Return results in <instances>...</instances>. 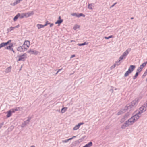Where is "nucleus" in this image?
Returning a JSON list of instances; mask_svg holds the SVG:
<instances>
[{"label":"nucleus","instance_id":"obj_1","mask_svg":"<svg viewBox=\"0 0 147 147\" xmlns=\"http://www.w3.org/2000/svg\"><path fill=\"white\" fill-rule=\"evenodd\" d=\"M131 50V49L130 48H128L125 52H124L123 55L120 57V59L123 60L125 58L126 56L128 54L129 52Z\"/></svg>","mask_w":147,"mask_h":147},{"label":"nucleus","instance_id":"obj_2","mask_svg":"<svg viewBox=\"0 0 147 147\" xmlns=\"http://www.w3.org/2000/svg\"><path fill=\"white\" fill-rule=\"evenodd\" d=\"M147 105L145 106L143 105L139 108V111L138 112V114H141L142 113L145 111L146 110Z\"/></svg>","mask_w":147,"mask_h":147},{"label":"nucleus","instance_id":"obj_3","mask_svg":"<svg viewBox=\"0 0 147 147\" xmlns=\"http://www.w3.org/2000/svg\"><path fill=\"white\" fill-rule=\"evenodd\" d=\"M18 51L20 52H23L27 50V48H26L25 47H24L22 46H20L17 49Z\"/></svg>","mask_w":147,"mask_h":147},{"label":"nucleus","instance_id":"obj_4","mask_svg":"<svg viewBox=\"0 0 147 147\" xmlns=\"http://www.w3.org/2000/svg\"><path fill=\"white\" fill-rule=\"evenodd\" d=\"M27 54L25 53L23 54L22 55H20L19 56V59L18 60V61H24V59L26 57Z\"/></svg>","mask_w":147,"mask_h":147},{"label":"nucleus","instance_id":"obj_5","mask_svg":"<svg viewBox=\"0 0 147 147\" xmlns=\"http://www.w3.org/2000/svg\"><path fill=\"white\" fill-rule=\"evenodd\" d=\"M134 117H132L131 118L129 119L127 121V122L128 123L130 124V125H132L133 124L135 121V119L134 118H133Z\"/></svg>","mask_w":147,"mask_h":147},{"label":"nucleus","instance_id":"obj_6","mask_svg":"<svg viewBox=\"0 0 147 147\" xmlns=\"http://www.w3.org/2000/svg\"><path fill=\"white\" fill-rule=\"evenodd\" d=\"M84 124L83 122L80 123H79L77 125H76L74 128H73L74 130H77L78 129L81 125H82Z\"/></svg>","mask_w":147,"mask_h":147},{"label":"nucleus","instance_id":"obj_7","mask_svg":"<svg viewBox=\"0 0 147 147\" xmlns=\"http://www.w3.org/2000/svg\"><path fill=\"white\" fill-rule=\"evenodd\" d=\"M27 52L31 54H34L35 55H37L38 53V52L37 51L35 50H32L31 49H30Z\"/></svg>","mask_w":147,"mask_h":147},{"label":"nucleus","instance_id":"obj_8","mask_svg":"<svg viewBox=\"0 0 147 147\" xmlns=\"http://www.w3.org/2000/svg\"><path fill=\"white\" fill-rule=\"evenodd\" d=\"M130 125V124L126 121L122 126L121 128L122 129H125L126 127Z\"/></svg>","mask_w":147,"mask_h":147},{"label":"nucleus","instance_id":"obj_9","mask_svg":"<svg viewBox=\"0 0 147 147\" xmlns=\"http://www.w3.org/2000/svg\"><path fill=\"white\" fill-rule=\"evenodd\" d=\"M30 45V42L28 40H26L24 42L23 46L24 47H25V46H26V47L28 48Z\"/></svg>","mask_w":147,"mask_h":147},{"label":"nucleus","instance_id":"obj_10","mask_svg":"<svg viewBox=\"0 0 147 147\" xmlns=\"http://www.w3.org/2000/svg\"><path fill=\"white\" fill-rule=\"evenodd\" d=\"M25 17H28L34 14L33 11L28 12L27 13H24Z\"/></svg>","mask_w":147,"mask_h":147},{"label":"nucleus","instance_id":"obj_11","mask_svg":"<svg viewBox=\"0 0 147 147\" xmlns=\"http://www.w3.org/2000/svg\"><path fill=\"white\" fill-rule=\"evenodd\" d=\"M136 67V66L134 65H131L129 68L128 70H129L130 72L131 73L134 71Z\"/></svg>","mask_w":147,"mask_h":147},{"label":"nucleus","instance_id":"obj_12","mask_svg":"<svg viewBox=\"0 0 147 147\" xmlns=\"http://www.w3.org/2000/svg\"><path fill=\"white\" fill-rule=\"evenodd\" d=\"M94 3H89L88 4V8L90 10H93V8L94 7Z\"/></svg>","mask_w":147,"mask_h":147},{"label":"nucleus","instance_id":"obj_13","mask_svg":"<svg viewBox=\"0 0 147 147\" xmlns=\"http://www.w3.org/2000/svg\"><path fill=\"white\" fill-rule=\"evenodd\" d=\"M127 115L126 114L124 115L123 117L122 118L120 121L121 123H123L127 118Z\"/></svg>","mask_w":147,"mask_h":147},{"label":"nucleus","instance_id":"obj_14","mask_svg":"<svg viewBox=\"0 0 147 147\" xmlns=\"http://www.w3.org/2000/svg\"><path fill=\"white\" fill-rule=\"evenodd\" d=\"M20 107H16L15 108H13L10 110L11 111V113L12 114L13 113H14L15 111H19L20 110Z\"/></svg>","mask_w":147,"mask_h":147},{"label":"nucleus","instance_id":"obj_15","mask_svg":"<svg viewBox=\"0 0 147 147\" xmlns=\"http://www.w3.org/2000/svg\"><path fill=\"white\" fill-rule=\"evenodd\" d=\"M141 114H138V113L135 115L134 116H132L133 117H134L133 118H134L135 119V121H136L138 119H139L140 116L139 115Z\"/></svg>","mask_w":147,"mask_h":147},{"label":"nucleus","instance_id":"obj_16","mask_svg":"<svg viewBox=\"0 0 147 147\" xmlns=\"http://www.w3.org/2000/svg\"><path fill=\"white\" fill-rule=\"evenodd\" d=\"M138 100H133L131 102V105L134 107L138 103Z\"/></svg>","mask_w":147,"mask_h":147},{"label":"nucleus","instance_id":"obj_17","mask_svg":"<svg viewBox=\"0 0 147 147\" xmlns=\"http://www.w3.org/2000/svg\"><path fill=\"white\" fill-rule=\"evenodd\" d=\"M6 113H7V115H6V117L7 118L10 117L12 113L11 111L9 110Z\"/></svg>","mask_w":147,"mask_h":147},{"label":"nucleus","instance_id":"obj_18","mask_svg":"<svg viewBox=\"0 0 147 147\" xmlns=\"http://www.w3.org/2000/svg\"><path fill=\"white\" fill-rule=\"evenodd\" d=\"M147 64V61L145 62L142 64L139 67L141 68V69H142L143 68L146 66Z\"/></svg>","mask_w":147,"mask_h":147},{"label":"nucleus","instance_id":"obj_19","mask_svg":"<svg viewBox=\"0 0 147 147\" xmlns=\"http://www.w3.org/2000/svg\"><path fill=\"white\" fill-rule=\"evenodd\" d=\"M131 73L130 72V70L128 69V70L124 74V76L125 77H127L129 74Z\"/></svg>","mask_w":147,"mask_h":147},{"label":"nucleus","instance_id":"obj_20","mask_svg":"<svg viewBox=\"0 0 147 147\" xmlns=\"http://www.w3.org/2000/svg\"><path fill=\"white\" fill-rule=\"evenodd\" d=\"M38 29H40L41 28H42L45 27L44 25H43L42 24H38L36 25Z\"/></svg>","mask_w":147,"mask_h":147},{"label":"nucleus","instance_id":"obj_21","mask_svg":"<svg viewBox=\"0 0 147 147\" xmlns=\"http://www.w3.org/2000/svg\"><path fill=\"white\" fill-rule=\"evenodd\" d=\"M11 69V66H10L7 68L5 71L6 73H8L9 72H10Z\"/></svg>","mask_w":147,"mask_h":147},{"label":"nucleus","instance_id":"obj_22","mask_svg":"<svg viewBox=\"0 0 147 147\" xmlns=\"http://www.w3.org/2000/svg\"><path fill=\"white\" fill-rule=\"evenodd\" d=\"M20 13H18L17 15H16L14 18L13 20L14 21H16L17 19L18 18L20 17Z\"/></svg>","mask_w":147,"mask_h":147},{"label":"nucleus","instance_id":"obj_23","mask_svg":"<svg viewBox=\"0 0 147 147\" xmlns=\"http://www.w3.org/2000/svg\"><path fill=\"white\" fill-rule=\"evenodd\" d=\"M27 124H28V123H27V121H24L22 124L21 127H25Z\"/></svg>","mask_w":147,"mask_h":147},{"label":"nucleus","instance_id":"obj_24","mask_svg":"<svg viewBox=\"0 0 147 147\" xmlns=\"http://www.w3.org/2000/svg\"><path fill=\"white\" fill-rule=\"evenodd\" d=\"M92 143L91 142H90L85 145L86 146V147H90L92 146Z\"/></svg>","mask_w":147,"mask_h":147},{"label":"nucleus","instance_id":"obj_25","mask_svg":"<svg viewBox=\"0 0 147 147\" xmlns=\"http://www.w3.org/2000/svg\"><path fill=\"white\" fill-rule=\"evenodd\" d=\"M63 21V20H57L55 23V24H58L59 25Z\"/></svg>","mask_w":147,"mask_h":147},{"label":"nucleus","instance_id":"obj_26","mask_svg":"<svg viewBox=\"0 0 147 147\" xmlns=\"http://www.w3.org/2000/svg\"><path fill=\"white\" fill-rule=\"evenodd\" d=\"M139 73L138 72H136L134 76L133 77L134 80L135 79L137 78L139 75Z\"/></svg>","mask_w":147,"mask_h":147},{"label":"nucleus","instance_id":"obj_27","mask_svg":"<svg viewBox=\"0 0 147 147\" xmlns=\"http://www.w3.org/2000/svg\"><path fill=\"white\" fill-rule=\"evenodd\" d=\"M121 60L120 59V57H119V60L116 62L115 64H116V65H119L121 63Z\"/></svg>","mask_w":147,"mask_h":147},{"label":"nucleus","instance_id":"obj_28","mask_svg":"<svg viewBox=\"0 0 147 147\" xmlns=\"http://www.w3.org/2000/svg\"><path fill=\"white\" fill-rule=\"evenodd\" d=\"M15 29V28L13 27H11L7 29V31L8 32H10L12 30H13L14 29Z\"/></svg>","mask_w":147,"mask_h":147},{"label":"nucleus","instance_id":"obj_29","mask_svg":"<svg viewBox=\"0 0 147 147\" xmlns=\"http://www.w3.org/2000/svg\"><path fill=\"white\" fill-rule=\"evenodd\" d=\"M125 112V111H124L123 110H121L120 111H119L117 113V115H119L121 114L122 113H123Z\"/></svg>","mask_w":147,"mask_h":147},{"label":"nucleus","instance_id":"obj_30","mask_svg":"<svg viewBox=\"0 0 147 147\" xmlns=\"http://www.w3.org/2000/svg\"><path fill=\"white\" fill-rule=\"evenodd\" d=\"M88 44V43H86V42H85L84 43L79 44L78 43V45L79 46H82L85 45H87Z\"/></svg>","mask_w":147,"mask_h":147},{"label":"nucleus","instance_id":"obj_31","mask_svg":"<svg viewBox=\"0 0 147 147\" xmlns=\"http://www.w3.org/2000/svg\"><path fill=\"white\" fill-rule=\"evenodd\" d=\"M67 109V108L66 107H63L62 108L61 110V112L62 113H64L65 111H66Z\"/></svg>","mask_w":147,"mask_h":147},{"label":"nucleus","instance_id":"obj_32","mask_svg":"<svg viewBox=\"0 0 147 147\" xmlns=\"http://www.w3.org/2000/svg\"><path fill=\"white\" fill-rule=\"evenodd\" d=\"M80 26L78 25H75L73 27V29L76 30L78 28L80 27Z\"/></svg>","mask_w":147,"mask_h":147},{"label":"nucleus","instance_id":"obj_33","mask_svg":"<svg viewBox=\"0 0 147 147\" xmlns=\"http://www.w3.org/2000/svg\"><path fill=\"white\" fill-rule=\"evenodd\" d=\"M5 46V44L4 42L1 43V44H0V49L1 47H4Z\"/></svg>","mask_w":147,"mask_h":147},{"label":"nucleus","instance_id":"obj_34","mask_svg":"<svg viewBox=\"0 0 147 147\" xmlns=\"http://www.w3.org/2000/svg\"><path fill=\"white\" fill-rule=\"evenodd\" d=\"M133 107L131 105V104H128L127 105V109H130Z\"/></svg>","mask_w":147,"mask_h":147},{"label":"nucleus","instance_id":"obj_35","mask_svg":"<svg viewBox=\"0 0 147 147\" xmlns=\"http://www.w3.org/2000/svg\"><path fill=\"white\" fill-rule=\"evenodd\" d=\"M142 70V69H141V68L139 67L137 69V72H138L139 73V72H141Z\"/></svg>","mask_w":147,"mask_h":147},{"label":"nucleus","instance_id":"obj_36","mask_svg":"<svg viewBox=\"0 0 147 147\" xmlns=\"http://www.w3.org/2000/svg\"><path fill=\"white\" fill-rule=\"evenodd\" d=\"M19 17H20V18L21 19L23 18L24 17H25L24 13H23L21 14H20V16Z\"/></svg>","mask_w":147,"mask_h":147},{"label":"nucleus","instance_id":"obj_37","mask_svg":"<svg viewBox=\"0 0 147 147\" xmlns=\"http://www.w3.org/2000/svg\"><path fill=\"white\" fill-rule=\"evenodd\" d=\"M13 46V45L12 44L11 45L7 46L5 48V49L9 50V49Z\"/></svg>","mask_w":147,"mask_h":147},{"label":"nucleus","instance_id":"obj_38","mask_svg":"<svg viewBox=\"0 0 147 147\" xmlns=\"http://www.w3.org/2000/svg\"><path fill=\"white\" fill-rule=\"evenodd\" d=\"M80 16H83V17H85V15L82 13H80L79 14V15H78V17H79Z\"/></svg>","mask_w":147,"mask_h":147},{"label":"nucleus","instance_id":"obj_39","mask_svg":"<svg viewBox=\"0 0 147 147\" xmlns=\"http://www.w3.org/2000/svg\"><path fill=\"white\" fill-rule=\"evenodd\" d=\"M113 37V36L112 35H111L110 36H109L108 37H105L104 38L106 39H108L111 38Z\"/></svg>","mask_w":147,"mask_h":147},{"label":"nucleus","instance_id":"obj_40","mask_svg":"<svg viewBox=\"0 0 147 147\" xmlns=\"http://www.w3.org/2000/svg\"><path fill=\"white\" fill-rule=\"evenodd\" d=\"M71 15L72 16H75L78 17V15H77V14L76 13H72Z\"/></svg>","mask_w":147,"mask_h":147},{"label":"nucleus","instance_id":"obj_41","mask_svg":"<svg viewBox=\"0 0 147 147\" xmlns=\"http://www.w3.org/2000/svg\"><path fill=\"white\" fill-rule=\"evenodd\" d=\"M147 74V72L145 71L142 76V78L145 77Z\"/></svg>","mask_w":147,"mask_h":147},{"label":"nucleus","instance_id":"obj_42","mask_svg":"<svg viewBox=\"0 0 147 147\" xmlns=\"http://www.w3.org/2000/svg\"><path fill=\"white\" fill-rule=\"evenodd\" d=\"M128 109H127V106H125L124 108V109L123 110L124 111H125V112Z\"/></svg>","mask_w":147,"mask_h":147},{"label":"nucleus","instance_id":"obj_43","mask_svg":"<svg viewBox=\"0 0 147 147\" xmlns=\"http://www.w3.org/2000/svg\"><path fill=\"white\" fill-rule=\"evenodd\" d=\"M11 42V40H9L8 41H7V42L5 43V45H8L9 42Z\"/></svg>","mask_w":147,"mask_h":147},{"label":"nucleus","instance_id":"obj_44","mask_svg":"<svg viewBox=\"0 0 147 147\" xmlns=\"http://www.w3.org/2000/svg\"><path fill=\"white\" fill-rule=\"evenodd\" d=\"M62 142L63 143H67L68 142V141H67V139H66V140H62Z\"/></svg>","mask_w":147,"mask_h":147},{"label":"nucleus","instance_id":"obj_45","mask_svg":"<svg viewBox=\"0 0 147 147\" xmlns=\"http://www.w3.org/2000/svg\"><path fill=\"white\" fill-rule=\"evenodd\" d=\"M22 0H17L16 1V4H18Z\"/></svg>","mask_w":147,"mask_h":147},{"label":"nucleus","instance_id":"obj_46","mask_svg":"<svg viewBox=\"0 0 147 147\" xmlns=\"http://www.w3.org/2000/svg\"><path fill=\"white\" fill-rule=\"evenodd\" d=\"M50 24V23L48 22V21H47L46 22V24L44 25L45 26H46L48 24Z\"/></svg>","mask_w":147,"mask_h":147},{"label":"nucleus","instance_id":"obj_47","mask_svg":"<svg viewBox=\"0 0 147 147\" xmlns=\"http://www.w3.org/2000/svg\"><path fill=\"white\" fill-rule=\"evenodd\" d=\"M28 118V119L26 121L27 122V123H28V124L29 123V122L30 121V120L31 119V118L30 117Z\"/></svg>","mask_w":147,"mask_h":147},{"label":"nucleus","instance_id":"obj_48","mask_svg":"<svg viewBox=\"0 0 147 147\" xmlns=\"http://www.w3.org/2000/svg\"><path fill=\"white\" fill-rule=\"evenodd\" d=\"M116 64H114L111 67V68H114L116 66Z\"/></svg>","mask_w":147,"mask_h":147},{"label":"nucleus","instance_id":"obj_49","mask_svg":"<svg viewBox=\"0 0 147 147\" xmlns=\"http://www.w3.org/2000/svg\"><path fill=\"white\" fill-rule=\"evenodd\" d=\"M117 3H115L114 4H113L111 6V7L110 8H111V7H113V6H114Z\"/></svg>","mask_w":147,"mask_h":147},{"label":"nucleus","instance_id":"obj_50","mask_svg":"<svg viewBox=\"0 0 147 147\" xmlns=\"http://www.w3.org/2000/svg\"><path fill=\"white\" fill-rule=\"evenodd\" d=\"M49 24H50V27H52L54 25L53 23H50Z\"/></svg>","mask_w":147,"mask_h":147},{"label":"nucleus","instance_id":"obj_51","mask_svg":"<svg viewBox=\"0 0 147 147\" xmlns=\"http://www.w3.org/2000/svg\"><path fill=\"white\" fill-rule=\"evenodd\" d=\"M109 91H110L112 93H113V89H110Z\"/></svg>","mask_w":147,"mask_h":147},{"label":"nucleus","instance_id":"obj_52","mask_svg":"<svg viewBox=\"0 0 147 147\" xmlns=\"http://www.w3.org/2000/svg\"><path fill=\"white\" fill-rule=\"evenodd\" d=\"M19 25H18L17 26H16L14 27L15 28V29L16 28H18V27H19Z\"/></svg>","mask_w":147,"mask_h":147},{"label":"nucleus","instance_id":"obj_53","mask_svg":"<svg viewBox=\"0 0 147 147\" xmlns=\"http://www.w3.org/2000/svg\"><path fill=\"white\" fill-rule=\"evenodd\" d=\"M75 55H72L71 57V58H73L74 57H75Z\"/></svg>","mask_w":147,"mask_h":147},{"label":"nucleus","instance_id":"obj_54","mask_svg":"<svg viewBox=\"0 0 147 147\" xmlns=\"http://www.w3.org/2000/svg\"><path fill=\"white\" fill-rule=\"evenodd\" d=\"M76 136H73L72 138H71L72 139H73V138H76Z\"/></svg>","mask_w":147,"mask_h":147},{"label":"nucleus","instance_id":"obj_55","mask_svg":"<svg viewBox=\"0 0 147 147\" xmlns=\"http://www.w3.org/2000/svg\"><path fill=\"white\" fill-rule=\"evenodd\" d=\"M62 68H61V69H59L58 70V71H57V72H59V71H60L61 70H62Z\"/></svg>","mask_w":147,"mask_h":147},{"label":"nucleus","instance_id":"obj_56","mask_svg":"<svg viewBox=\"0 0 147 147\" xmlns=\"http://www.w3.org/2000/svg\"><path fill=\"white\" fill-rule=\"evenodd\" d=\"M109 129L108 127L106 126L105 127V129Z\"/></svg>","mask_w":147,"mask_h":147},{"label":"nucleus","instance_id":"obj_57","mask_svg":"<svg viewBox=\"0 0 147 147\" xmlns=\"http://www.w3.org/2000/svg\"><path fill=\"white\" fill-rule=\"evenodd\" d=\"M72 140V139L71 138H70L69 139H67V141H68V142L70 140Z\"/></svg>","mask_w":147,"mask_h":147},{"label":"nucleus","instance_id":"obj_58","mask_svg":"<svg viewBox=\"0 0 147 147\" xmlns=\"http://www.w3.org/2000/svg\"><path fill=\"white\" fill-rule=\"evenodd\" d=\"M59 20H63L62 19H61V17L60 16H59Z\"/></svg>","mask_w":147,"mask_h":147},{"label":"nucleus","instance_id":"obj_59","mask_svg":"<svg viewBox=\"0 0 147 147\" xmlns=\"http://www.w3.org/2000/svg\"><path fill=\"white\" fill-rule=\"evenodd\" d=\"M13 5H16L17 4H16V2H14L13 3Z\"/></svg>","mask_w":147,"mask_h":147},{"label":"nucleus","instance_id":"obj_60","mask_svg":"<svg viewBox=\"0 0 147 147\" xmlns=\"http://www.w3.org/2000/svg\"><path fill=\"white\" fill-rule=\"evenodd\" d=\"M13 49L12 48H11V47L9 49V50L10 51H12L13 50Z\"/></svg>","mask_w":147,"mask_h":147},{"label":"nucleus","instance_id":"obj_61","mask_svg":"<svg viewBox=\"0 0 147 147\" xmlns=\"http://www.w3.org/2000/svg\"><path fill=\"white\" fill-rule=\"evenodd\" d=\"M1 124V126L2 125H3V123H2Z\"/></svg>","mask_w":147,"mask_h":147},{"label":"nucleus","instance_id":"obj_62","mask_svg":"<svg viewBox=\"0 0 147 147\" xmlns=\"http://www.w3.org/2000/svg\"><path fill=\"white\" fill-rule=\"evenodd\" d=\"M134 17H131V20H132V19H134Z\"/></svg>","mask_w":147,"mask_h":147},{"label":"nucleus","instance_id":"obj_63","mask_svg":"<svg viewBox=\"0 0 147 147\" xmlns=\"http://www.w3.org/2000/svg\"><path fill=\"white\" fill-rule=\"evenodd\" d=\"M30 147H35V146L34 145Z\"/></svg>","mask_w":147,"mask_h":147},{"label":"nucleus","instance_id":"obj_64","mask_svg":"<svg viewBox=\"0 0 147 147\" xmlns=\"http://www.w3.org/2000/svg\"><path fill=\"white\" fill-rule=\"evenodd\" d=\"M146 82H147V78H146Z\"/></svg>","mask_w":147,"mask_h":147}]
</instances>
